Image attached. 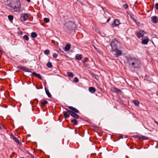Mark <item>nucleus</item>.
<instances>
[{"mask_svg": "<svg viewBox=\"0 0 158 158\" xmlns=\"http://www.w3.org/2000/svg\"><path fill=\"white\" fill-rule=\"evenodd\" d=\"M71 122L73 123V124L75 125H77V121L75 119L72 120L71 121Z\"/></svg>", "mask_w": 158, "mask_h": 158, "instance_id": "b1692460", "label": "nucleus"}, {"mask_svg": "<svg viewBox=\"0 0 158 158\" xmlns=\"http://www.w3.org/2000/svg\"><path fill=\"white\" fill-rule=\"evenodd\" d=\"M123 7L126 9L128 7V5L127 4H125L123 5Z\"/></svg>", "mask_w": 158, "mask_h": 158, "instance_id": "473e14b6", "label": "nucleus"}, {"mask_svg": "<svg viewBox=\"0 0 158 158\" xmlns=\"http://www.w3.org/2000/svg\"><path fill=\"white\" fill-rule=\"evenodd\" d=\"M75 133L76 134L77 133V131L76 130H75Z\"/></svg>", "mask_w": 158, "mask_h": 158, "instance_id": "a18cd8bd", "label": "nucleus"}, {"mask_svg": "<svg viewBox=\"0 0 158 158\" xmlns=\"http://www.w3.org/2000/svg\"><path fill=\"white\" fill-rule=\"evenodd\" d=\"M44 20L45 22L47 23L49 22V19L47 18H44Z\"/></svg>", "mask_w": 158, "mask_h": 158, "instance_id": "cd10ccee", "label": "nucleus"}, {"mask_svg": "<svg viewBox=\"0 0 158 158\" xmlns=\"http://www.w3.org/2000/svg\"><path fill=\"white\" fill-rule=\"evenodd\" d=\"M94 77H95V78L96 79H98V77L97 76L95 75Z\"/></svg>", "mask_w": 158, "mask_h": 158, "instance_id": "58836bf2", "label": "nucleus"}, {"mask_svg": "<svg viewBox=\"0 0 158 158\" xmlns=\"http://www.w3.org/2000/svg\"><path fill=\"white\" fill-rule=\"evenodd\" d=\"M86 62V60H85V61H83V62L84 64L87 65L86 64V63H85Z\"/></svg>", "mask_w": 158, "mask_h": 158, "instance_id": "79ce46f5", "label": "nucleus"}, {"mask_svg": "<svg viewBox=\"0 0 158 158\" xmlns=\"http://www.w3.org/2000/svg\"><path fill=\"white\" fill-rule=\"evenodd\" d=\"M89 91L90 93H94L95 92L96 89L94 87H90L89 88Z\"/></svg>", "mask_w": 158, "mask_h": 158, "instance_id": "ddd939ff", "label": "nucleus"}, {"mask_svg": "<svg viewBox=\"0 0 158 158\" xmlns=\"http://www.w3.org/2000/svg\"><path fill=\"white\" fill-rule=\"evenodd\" d=\"M12 137L13 140L16 143H19L20 142L19 139L16 137H15L14 135H12Z\"/></svg>", "mask_w": 158, "mask_h": 158, "instance_id": "a211bd4d", "label": "nucleus"}, {"mask_svg": "<svg viewBox=\"0 0 158 158\" xmlns=\"http://www.w3.org/2000/svg\"><path fill=\"white\" fill-rule=\"evenodd\" d=\"M27 1L28 2H30V0H27Z\"/></svg>", "mask_w": 158, "mask_h": 158, "instance_id": "c03bdc74", "label": "nucleus"}, {"mask_svg": "<svg viewBox=\"0 0 158 158\" xmlns=\"http://www.w3.org/2000/svg\"><path fill=\"white\" fill-rule=\"evenodd\" d=\"M118 44V42L116 39L112 40L111 44L110 46L112 48L111 51L113 52L117 48V45Z\"/></svg>", "mask_w": 158, "mask_h": 158, "instance_id": "20e7f679", "label": "nucleus"}, {"mask_svg": "<svg viewBox=\"0 0 158 158\" xmlns=\"http://www.w3.org/2000/svg\"><path fill=\"white\" fill-rule=\"evenodd\" d=\"M114 51L115 52L114 53L115 55L117 57H118L119 56H120L122 54V51L117 49V48L116 49H115Z\"/></svg>", "mask_w": 158, "mask_h": 158, "instance_id": "0eeeda50", "label": "nucleus"}, {"mask_svg": "<svg viewBox=\"0 0 158 158\" xmlns=\"http://www.w3.org/2000/svg\"><path fill=\"white\" fill-rule=\"evenodd\" d=\"M111 90L114 92H115L117 93H118L121 92V90L115 87H114L111 89Z\"/></svg>", "mask_w": 158, "mask_h": 158, "instance_id": "9b49d317", "label": "nucleus"}, {"mask_svg": "<svg viewBox=\"0 0 158 158\" xmlns=\"http://www.w3.org/2000/svg\"><path fill=\"white\" fill-rule=\"evenodd\" d=\"M143 139H145L146 140V139H148V138H147V137L144 136V137H143Z\"/></svg>", "mask_w": 158, "mask_h": 158, "instance_id": "ea45409f", "label": "nucleus"}, {"mask_svg": "<svg viewBox=\"0 0 158 158\" xmlns=\"http://www.w3.org/2000/svg\"><path fill=\"white\" fill-rule=\"evenodd\" d=\"M70 47H71L70 44H67L66 45V46L65 47V48H64V50L65 51H69V49H70Z\"/></svg>", "mask_w": 158, "mask_h": 158, "instance_id": "f3484780", "label": "nucleus"}, {"mask_svg": "<svg viewBox=\"0 0 158 158\" xmlns=\"http://www.w3.org/2000/svg\"><path fill=\"white\" fill-rule=\"evenodd\" d=\"M134 103L136 106H138L139 105V102L137 100H134L133 101Z\"/></svg>", "mask_w": 158, "mask_h": 158, "instance_id": "4be33fe9", "label": "nucleus"}, {"mask_svg": "<svg viewBox=\"0 0 158 158\" xmlns=\"http://www.w3.org/2000/svg\"><path fill=\"white\" fill-rule=\"evenodd\" d=\"M30 15L26 13L22 14L20 17V19L22 21H24L27 20V18L30 16Z\"/></svg>", "mask_w": 158, "mask_h": 158, "instance_id": "423d86ee", "label": "nucleus"}, {"mask_svg": "<svg viewBox=\"0 0 158 158\" xmlns=\"http://www.w3.org/2000/svg\"><path fill=\"white\" fill-rule=\"evenodd\" d=\"M94 48H95V49L96 50V51L97 52H98V53H99V52H100V50L99 49H98V48H96L94 46Z\"/></svg>", "mask_w": 158, "mask_h": 158, "instance_id": "72a5a7b5", "label": "nucleus"}, {"mask_svg": "<svg viewBox=\"0 0 158 158\" xmlns=\"http://www.w3.org/2000/svg\"><path fill=\"white\" fill-rule=\"evenodd\" d=\"M49 53H50V51L48 49L46 50L44 52V53L46 55L48 54Z\"/></svg>", "mask_w": 158, "mask_h": 158, "instance_id": "c756f323", "label": "nucleus"}, {"mask_svg": "<svg viewBox=\"0 0 158 158\" xmlns=\"http://www.w3.org/2000/svg\"><path fill=\"white\" fill-rule=\"evenodd\" d=\"M120 23L118 19H116L114 20L113 25L114 26H117Z\"/></svg>", "mask_w": 158, "mask_h": 158, "instance_id": "4468645a", "label": "nucleus"}, {"mask_svg": "<svg viewBox=\"0 0 158 158\" xmlns=\"http://www.w3.org/2000/svg\"><path fill=\"white\" fill-rule=\"evenodd\" d=\"M37 74H37V73H36L34 72H33V73H32V74H33V75H34V76H36H36H37Z\"/></svg>", "mask_w": 158, "mask_h": 158, "instance_id": "c9c22d12", "label": "nucleus"}, {"mask_svg": "<svg viewBox=\"0 0 158 158\" xmlns=\"http://www.w3.org/2000/svg\"><path fill=\"white\" fill-rule=\"evenodd\" d=\"M58 55L57 53H54L53 54V56L54 58H56L57 57Z\"/></svg>", "mask_w": 158, "mask_h": 158, "instance_id": "2f4dec72", "label": "nucleus"}, {"mask_svg": "<svg viewBox=\"0 0 158 158\" xmlns=\"http://www.w3.org/2000/svg\"><path fill=\"white\" fill-rule=\"evenodd\" d=\"M4 3L14 9L19 8L21 5L19 0H4Z\"/></svg>", "mask_w": 158, "mask_h": 158, "instance_id": "f257e3e1", "label": "nucleus"}, {"mask_svg": "<svg viewBox=\"0 0 158 158\" xmlns=\"http://www.w3.org/2000/svg\"><path fill=\"white\" fill-rule=\"evenodd\" d=\"M19 69L23 70V71L25 72H31V71L30 69H27L25 67H22L21 66H19Z\"/></svg>", "mask_w": 158, "mask_h": 158, "instance_id": "6e6552de", "label": "nucleus"}, {"mask_svg": "<svg viewBox=\"0 0 158 158\" xmlns=\"http://www.w3.org/2000/svg\"><path fill=\"white\" fill-rule=\"evenodd\" d=\"M149 41V39L147 38L142 40V43L143 44H147Z\"/></svg>", "mask_w": 158, "mask_h": 158, "instance_id": "2eb2a0df", "label": "nucleus"}, {"mask_svg": "<svg viewBox=\"0 0 158 158\" xmlns=\"http://www.w3.org/2000/svg\"><path fill=\"white\" fill-rule=\"evenodd\" d=\"M47 103H48V102L47 101H44L43 102H41V104L42 105H45L46 104H47Z\"/></svg>", "mask_w": 158, "mask_h": 158, "instance_id": "c85d7f7f", "label": "nucleus"}, {"mask_svg": "<svg viewBox=\"0 0 158 158\" xmlns=\"http://www.w3.org/2000/svg\"><path fill=\"white\" fill-rule=\"evenodd\" d=\"M67 73L68 76L69 77H74V75L72 72H67Z\"/></svg>", "mask_w": 158, "mask_h": 158, "instance_id": "6ab92c4d", "label": "nucleus"}, {"mask_svg": "<svg viewBox=\"0 0 158 158\" xmlns=\"http://www.w3.org/2000/svg\"><path fill=\"white\" fill-rule=\"evenodd\" d=\"M37 34L35 32H33L31 33V36L32 38H35L37 36Z\"/></svg>", "mask_w": 158, "mask_h": 158, "instance_id": "aec40b11", "label": "nucleus"}, {"mask_svg": "<svg viewBox=\"0 0 158 158\" xmlns=\"http://www.w3.org/2000/svg\"><path fill=\"white\" fill-rule=\"evenodd\" d=\"M129 65L134 68H139L141 64L140 60L138 58L135 57H129L128 59Z\"/></svg>", "mask_w": 158, "mask_h": 158, "instance_id": "f03ea898", "label": "nucleus"}, {"mask_svg": "<svg viewBox=\"0 0 158 158\" xmlns=\"http://www.w3.org/2000/svg\"><path fill=\"white\" fill-rule=\"evenodd\" d=\"M110 18H109V19H108L107 20V21H106V22H108L110 20Z\"/></svg>", "mask_w": 158, "mask_h": 158, "instance_id": "37998d69", "label": "nucleus"}, {"mask_svg": "<svg viewBox=\"0 0 158 158\" xmlns=\"http://www.w3.org/2000/svg\"><path fill=\"white\" fill-rule=\"evenodd\" d=\"M64 115L65 118H69V114L67 112H64Z\"/></svg>", "mask_w": 158, "mask_h": 158, "instance_id": "412c9836", "label": "nucleus"}, {"mask_svg": "<svg viewBox=\"0 0 158 158\" xmlns=\"http://www.w3.org/2000/svg\"><path fill=\"white\" fill-rule=\"evenodd\" d=\"M151 19L152 22L154 23H158V18L157 16H154L151 17Z\"/></svg>", "mask_w": 158, "mask_h": 158, "instance_id": "1a4fd4ad", "label": "nucleus"}, {"mask_svg": "<svg viewBox=\"0 0 158 158\" xmlns=\"http://www.w3.org/2000/svg\"><path fill=\"white\" fill-rule=\"evenodd\" d=\"M76 58L78 60H81L82 58V56L81 54H77L76 56Z\"/></svg>", "mask_w": 158, "mask_h": 158, "instance_id": "dca6fc26", "label": "nucleus"}, {"mask_svg": "<svg viewBox=\"0 0 158 158\" xmlns=\"http://www.w3.org/2000/svg\"><path fill=\"white\" fill-rule=\"evenodd\" d=\"M8 18L10 20H12L13 19V16L12 15L8 16Z\"/></svg>", "mask_w": 158, "mask_h": 158, "instance_id": "bb28decb", "label": "nucleus"}, {"mask_svg": "<svg viewBox=\"0 0 158 158\" xmlns=\"http://www.w3.org/2000/svg\"><path fill=\"white\" fill-rule=\"evenodd\" d=\"M65 109L67 111L68 113L73 118H79V116L73 111L69 110L67 108H65Z\"/></svg>", "mask_w": 158, "mask_h": 158, "instance_id": "39448f33", "label": "nucleus"}, {"mask_svg": "<svg viewBox=\"0 0 158 158\" xmlns=\"http://www.w3.org/2000/svg\"><path fill=\"white\" fill-rule=\"evenodd\" d=\"M37 77L39 78L40 79H41L42 77L40 74H37Z\"/></svg>", "mask_w": 158, "mask_h": 158, "instance_id": "f704fd0d", "label": "nucleus"}, {"mask_svg": "<svg viewBox=\"0 0 158 158\" xmlns=\"http://www.w3.org/2000/svg\"><path fill=\"white\" fill-rule=\"evenodd\" d=\"M144 32L143 31H139L138 34V38H140L143 37L144 35Z\"/></svg>", "mask_w": 158, "mask_h": 158, "instance_id": "f8f14e48", "label": "nucleus"}, {"mask_svg": "<svg viewBox=\"0 0 158 158\" xmlns=\"http://www.w3.org/2000/svg\"><path fill=\"white\" fill-rule=\"evenodd\" d=\"M23 39L26 41H28L29 38L28 36L27 35H25L23 36Z\"/></svg>", "mask_w": 158, "mask_h": 158, "instance_id": "5701e85b", "label": "nucleus"}, {"mask_svg": "<svg viewBox=\"0 0 158 158\" xmlns=\"http://www.w3.org/2000/svg\"><path fill=\"white\" fill-rule=\"evenodd\" d=\"M73 81L75 82H77L79 81V80L77 77H75L74 78Z\"/></svg>", "mask_w": 158, "mask_h": 158, "instance_id": "7c9ffc66", "label": "nucleus"}, {"mask_svg": "<svg viewBox=\"0 0 158 158\" xmlns=\"http://www.w3.org/2000/svg\"><path fill=\"white\" fill-rule=\"evenodd\" d=\"M18 33L19 35H22V34H23V32L21 31L19 32Z\"/></svg>", "mask_w": 158, "mask_h": 158, "instance_id": "4c0bfd02", "label": "nucleus"}, {"mask_svg": "<svg viewBox=\"0 0 158 158\" xmlns=\"http://www.w3.org/2000/svg\"><path fill=\"white\" fill-rule=\"evenodd\" d=\"M155 6L156 9L158 10V3H157L156 4Z\"/></svg>", "mask_w": 158, "mask_h": 158, "instance_id": "e433bc0d", "label": "nucleus"}, {"mask_svg": "<svg viewBox=\"0 0 158 158\" xmlns=\"http://www.w3.org/2000/svg\"><path fill=\"white\" fill-rule=\"evenodd\" d=\"M76 27V24L73 22L69 21L65 23L64 28L66 32L70 33L75 29Z\"/></svg>", "mask_w": 158, "mask_h": 158, "instance_id": "7ed1b4c3", "label": "nucleus"}, {"mask_svg": "<svg viewBox=\"0 0 158 158\" xmlns=\"http://www.w3.org/2000/svg\"><path fill=\"white\" fill-rule=\"evenodd\" d=\"M47 66L49 68H51L52 67V65L51 62H48L47 64Z\"/></svg>", "mask_w": 158, "mask_h": 158, "instance_id": "393cba45", "label": "nucleus"}, {"mask_svg": "<svg viewBox=\"0 0 158 158\" xmlns=\"http://www.w3.org/2000/svg\"><path fill=\"white\" fill-rule=\"evenodd\" d=\"M46 92L47 94V95L49 97H51V95L49 92V91L48 90H46Z\"/></svg>", "mask_w": 158, "mask_h": 158, "instance_id": "a878e982", "label": "nucleus"}, {"mask_svg": "<svg viewBox=\"0 0 158 158\" xmlns=\"http://www.w3.org/2000/svg\"><path fill=\"white\" fill-rule=\"evenodd\" d=\"M154 122L158 126V123L155 120H154Z\"/></svg>", "mask_w": 158, "mask_h": 158, "instance_id": "a19ab883", "label": "nucleus"}, {"mask_svg": "<svg viewBox=\"0 0 158 158\" xmlns=\"http://www.w3.org/2000/svg\"><path fill=\"white\" fill-rule=\"evenodd\" d=\"M68 108L73 110L74 113H79V110L76 108L71 106H69Z\"/></svg>", "mask_w": 158, "mask_h": 158, "instance_id": "9d476101", "label": "nucleus"}]
</instances>
